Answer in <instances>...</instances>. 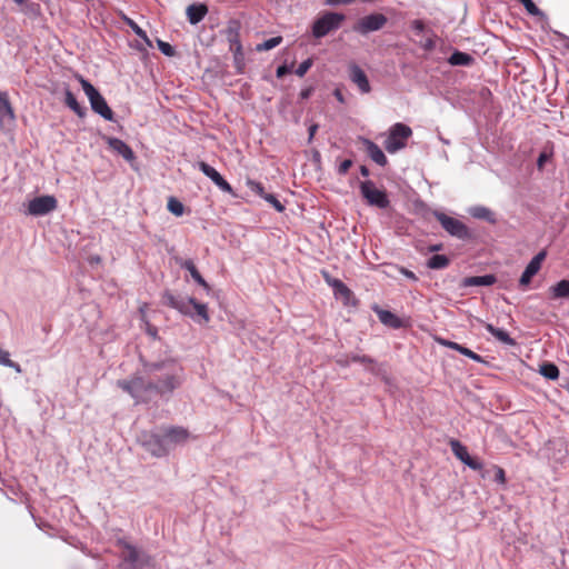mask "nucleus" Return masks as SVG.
I'll list each match as a JSON object with an SVG mask.
<instances>
[{
    "mask_svg": "<svg viewBox=\"0 0 569 569\" xmlns=\"http://www.w3.org/2000/svg\"><path fill=\"white\" fill-rule=\"evenodd\" d=\"M146 373L154 378V381H147L142 377H134L130 380H120L118 386L132 398L147 401L151 395H169L180 387L183 381V369L174 360L143 362Z\"/></svg>",
    "mask_w": 569,
    "mask_h": 569,
    "instance_id": "1",
    "label": "nucleus"
},
{
    "mask_svg": "<svg viewBox=\"0 0 569 569\" xmlns=\"http://www.w3.org/2000/svg\"><path fill=\"white\" fill-rule=\"evenodd\" d=\"M411 134L412 130L409 126L401 122L392 124L383 141L385 149L389 153L398 152L407 146V141Z\"/></svg>",
    "mask_w": 569,
    "mask_h": 569,
    "instance_id": "2",
    "label": "nucleus"
},
{
    "mask_svg": "<svg viewBox=\"0 0 569 569\" xmlns=\"http://www.w3.org/2000/svg\"><path fill=\"white\" fill-rule=\"evenodd\" d=\"M81 87L89 99L91 109L108 121L113 120V112L102 94L86 79L80 78Z\"/></svg>",
    "mask_w": 569,
    "mask_h": 569,
    "instance_id": "3",
    "label": "nucleus"
},
{
    "mask_svg": "<svg viewBox=\"0 0 569 569\" xmlns=\"http://www.w3.org/2000/svg\"><path fill=\"white\" fill-rule=\"evenodd\" d=\"M346 16L339 12H326L315 20L312 24V36L317 39L323 38L332 31L338 30Z\"/></svg>",
    "mask_w": 569,
    "mask_h": 569,
    "instance_id": "4",
    "label": "nucleus"
},
{
    "mask_svg": "<svg viewBox=\"0 0 569 569\" xmlns=\"http://www.w3.org/2000/svg\"><path fill=\"white\" fill-rule=\"evenodd\" d=\"M433 216L440 222L446 232H448L451 237L458 238L460 240H468L472 237L469 228L462 221L447 216L440 211H435Z\"/></svg>",
    "mask_w": 569,
    "mask_h": 569,
    "instance_id": "5",
    "label": "nucleus"
},
{
    "mask_svg": "<svg viewBox=\"0 0 569 569\" xmlns=\"http://www.w3.org/2000/svg\"><path fill=\"white\" fill-rule=\"evenodd\" d=\"M360 192L370 206L386 209L390 203L387 193L376 188L371 180L360 182Z\"/></svg>",
    "mask_w": 569,
    "mask_h": 569,
    "instance_id": "6",
    "label": "nucleus"
},
{
    "mask_svg": "<svg viewBox=\"0 0 569 569\" xmlns=\"http://www.w3.org/2000/svg\"><path fill=\"white\" fill-rule=\"evenodd\" d=\"M58 207V201L53 196H39L30 200L27 204L26 213L33 217H42Z\"/></svg>",
    "mask_w": 569,
    "mask_h": 569,
    "instance_id": "7",
    "label": "nucleus"
},
{
    "mask_svg": "<svg viewBox=\"0 0 569 569\" xmlns=\"http://www.w3.org/2000/svg\"><path fill=\"white\" fill-rule=\"evenodd\" d=\"M387 17L382 13H371L360 18L352 27L353 31L360 34H368L369 32L382 29L387 23Z\"/></svg>",
    "mask_w": 569,
    "mask_h": 569,
    "instance_id": "8",
    "label": "nucleus"
},
{
    "mask_svg": "<svg viewBox=\"0 0 569 569\" xmlns=\"http://www.w3.org/2000/svg\"><path fill=\"white\" fill-rule=\"evenodd\" d=\"M123 560L132 567V569H150L152 559L149 555L137 549L132 545H124Z\"/></svg>",
    "mask_w": 569,
    "mask_h": 569,
    "instance_id": "9",
    "label": "nucleus"
},
{
    "mask_svg": "<svg viewBox=\"0 0 569 569\" xmlns=\"http://www.w3.org/2000/svg\"><path fill=\"white\" fill-rule=\"evenodd\" d=\"M162 303L194 319V313L192 312L193 298L179 297L174 296L170 291H166L162 295Z\"/></svg>",
    "mask_w": 569,
    "mask_h": 569,
    "instance_id": "10",
    "label": "nucleus"
},
{
    "mask_svg": "<svg viewBox=\"0 0 569 569\" xmlns=\"http://www.w3.org/2000/svg\"><path fill=\"white\" fill-rule=\"evenodd\" d=\"M450 448H451L453 455L456 456V458L459 459L462 463H465L469 468H471L472 470H481L482 469V463L479 460L472 458L469 455L467 447L463 446L460 441L451 440Z\"/></svg>",
    "mask_w": 569,
    "mask_h": 569,
    "instance_id": "11",
    "label": "nucleus"
},
{
    "mask_svg": "<svg viewBox=\"0 0 569 569\" xmlns=\"http://www.w3.org/2000/svg\"><path fill=\"white\" fill-rule=\"evenodd\" d=\"M143 446L156 457H163L169 452V446L166 442L164 436L156 433L148 435L143 440Z\"/></svg>",
    "mask_w": 569,
    "mask_h": 569,
    "instance_id": "12",
    "label": "nucleus"
},
{
    "mask_svg": "<svg viewBox=\"0 0 569 569\" xmlns=\"http://www.w3.org/2000/svg\"><path fill=\"white\" fill-rule=\"evenodd\" d=\"M546 256V251L542 250L530 260L519 279L520 287H527L530 283L532 277L539 272Z\"/></svg>",
    "mask_w": 569,
    "mask_h": 569,
    "instance_id": "13",
    "label": "nucleus"
},
{
    "mask_svg": "<svg viewBox=\"0 0 569 569\" xmlns=\"http://www.w3.org/2000/svg\"><path fill=\"white\" fill-rule=\"evenodd\" d=\"M199 170L208 177L219 189L224 192L231 193L232 188L228 181L210 164L204 161L198 162Z\"/></svg>",
    "mask_w": 569,
    "mask_h": 569,
    "instance_id": "14",
    "label": "nucleus"
},
{
    "mask_svg": "<svg viewBox=\"0 0 569 569\" xmlns=\"http://www.w3.org/2000/svg\"><path fill=\"white\" fill-rule=\"evenodd\" d=\"M109 148L121 156L128 162H132L136 157L133 150L121 139L114 137H104Z\"/></svg>",
    "mask_w": 569,
    "mask_h": 569,
    "instance_id": "15",
    "label": "nucleus"
},
{
    "mask_svg": "<svg viewBox=\"0 0 569 569\" xmlns=\"http://www.w3.org/2000/svg\"><path fill=\"white\" fill-rule=\"evenodd\" d=\"M349 78L359 88L361 93H369L371 87L365 71L357 64L349 66Z\"/></svg>",
    "mask_w": 569,
    "mask_h": 569,
    "instance_id": "16",
    "label": "nucleus"
},
{
    "mask_svg": "<svg viewBox=\"0 0 569 569\" xmlns=\"http://www.w3.org/2000/svg\"><path fill=\"white\" fill-rule=\"evenodd\" d=\"M362 146L370 159L377 164L385 167L388 163V159L381 148L373 141L367 138H360Z\"/></svg>",
    "mask_w": 569,
    "mask_h": 569,
    "instance_id": "17",
    "label": "nucleus"
},
{
    "mask_svg": "<svg viewBox=\"0 0 569 569\" xmlns=\"http://www.w3.org/2000/svg\"><path fill=\"white\" fill-rule=\"evenodd\" d=\"M163 436L170 450L172 446L186 442L189 438V432L182 427H170L164 430Z\"/></svg>",
    "mask_w": 569,
    "mask_h": 569,
    "instance_id": "18",
    "label": "nucleus"
},
{
    "mask_svg": "<svg viewBox=\"0 0 569 569\" xmlns=\"http://www.w3.org/2000/svg\"><path fill=\"white\" fill-rule=\"evenodd\" d=\"M478 322L481 323L487 329V331L490 332L500 342L511 347L517 345L516 340L511 338L509 333L503 329L496 328L491 323L485 322L481 319H478Z\"/></svg>",
    "mask_w": 569,
    "mask_h": 569,
    "instance_id": "19",
    "label": "nucleus"
},
{
    "mask_svg": "<svg viewBox=\"0 0 569 569\" xmlns=\"http://www.w3.org/2000/svg\"><path fill=\"white\" fill-rule=\"evenodd\" d=\"M187 18L191 24L199 23L208 13V8L203 3H192L187 7Z\"/></svg>",
    "mask_w": 569,
    "mask_h": 569,
    "instance_id": "20",
    "label": "nucleus"
},
{
    "mask_svg": "<svg viewBox=\"0 0 569 569\" xmlns=\"http://www.w3.org/2000/svg\"><path fill=\"white\" fill-rule=\"evenodd\" d=\"M351 362H360L362 363L367 369L372 370V366L375 363V360L368 356H359V355H352V356H345L337 359V363L341 367H348Z\"/></svg>",
    "mask_w": 569,
    "mask_h": 569,
    "instance_id": "21",
    "label": "nucleus"
},
{
    "mask_svg": "<svg viewBox=\"0 0 569 569\" xmlns=\"http://www.w3.org/2000/svg\"><path fill=\"white\" fill-rule=\"evenodd\" d=\"M375 311L380 322L383 323L385 326L393 329H398L401 327V320L393 312L379 308H375Z\"/></svg>",
    "mask_w": 569,
    "mask_h": 569,
    "instance_id": "22",
    "label": "nucleus"
},
{
    "mask_svg": "<svg viewBox=\"0 0 569 569\" xmlns=\"http://www.w3.org/2000/svg\"><path fill=\"white\" fill-rule=\"evenodd\" d=\"M493 274L475 276L463 279V287H489L496 282Z\"/></svg>",
    "mask_w": 569,
    "mask_h": 569,
    "instance_id": "23",
    "label": "nucleus"
},
{
    "mask_svg": "<svg viewBox=\"0 0 569 569\" xmlns=\"http://www.w3.org/2000/svg\"><path fill=\"white\" fill-rule=\"evenodd\" d=\"M469 214L475 219L486 220L490 223H496L495 213L485 206H473L468 209Z\"/></svg>",
    "mask_w": 569,
    "mask_h": 569,
    "instance_id": "24",
    "label": "nucleus"
},
{
    "mask_svg": "<svg viewBox=\"0 0 569 569\" xmlns=\"http://www.w3.org/2000/svg\"><path fill=\"white\" fill-rule=\"evenodd\" d=\"M181 268L188 270L190 272V276L192 277V279L198 283L200 284L204 290H207L209 292L210 290V287L209 284L207 283V281L202 278V276L200 274V272L198 271V269L196 268L194 263L192 260H184L180 263Z\"/></svg>",
    "mask_w": 569,
    "mask_h": 569,
    "instance_id": "25",
    "label": "nucleus"
},
{
    "mask_svg": "<svg viewBox=\"0 0 569 569\" xmlns=\"http://www.w3.org/2000/svg\"><path fill=\"white\" fill-rule=\"evenodd\" d=\"M13 109L9 102L8 94L0 91V122L13 120Z\"/></svg>",
    "mask_w": 569,
    "mask_h": 569,
    "instance_id": "26",
    "label": "nucleus"
},
{
    "mask_svg": "<svg viewBox=\"0 0 569 569\" xmlns=\"http://www.w3.org/2000/svg\"><path fill=\"white\" fill-rule=\"evenodd\" d=\"M64 103L80 118H83L87 113V109L78 102L76 96L70 91L64 92Z\"/></svg>",
    "mask_w": 569,
    "mask_h": 569,
    "instance_id": "27",
    "label": "nucleus"
},
{
    "mask_svg": "<svg viewBox=\"0 0 569 569\" xmlns=\"http://www.w3.org/2000/svg\"><path fill=\"white\" fill-rule=\"evenodd\" d=\"M228 41H229L230 50L234 54V59L236 60L242 59L243 58L242 46L239 40L238 32L231 28L229 29V32H228Z\"/></svg>",
    "mask_w": 569,
    "mask_h": 569,
    "instance_id": "28",
    "label": "nucleus"
},
{
    "mask_svg": "<svg viewBox=\"0 0 569 569\" xmlns=\"http://www.w3.org/2000/svg\"><path fill=\"white\" fill-rule=\"evenodd\" d=\"M549 293L552 299H569V280L563 279L557 282L555 286L549 288Z\"/></svg>",
    "mask_w": 569,
    "mask_h": 569,
    "instance_id": "29",
    "label": "nucleus"
},
{
    "mask_svg": "<svg viewBox=\"0 0 569 569\" xmlns=\"http://www.w3.org/2000/svg\"><path fill=\"white\" fill-rule=\"evenodd\" d=\"M448 61L451 66H469L472 63L473 58L469 53L455 51Z\"/></svg>",
    "mask_w": 569,
    "mask_h": 569,
    "instance_id": "30",
    "label": "nucleus"
},
{
    "mask_svg": "<svg viewBox=\"0 0 569 569\" xmlns=\"http://www.w3.org/2000/svg\"><path fill=\"white\" fill-rule=\"evenodd\" d=\"M539 373L547 379L556 380L559 377V369L551 362H545L540 366Z\"/></svg>",
    "mask_w": 569,
    "mask_h": 569,
    "instance_id": "31",
    "label": "nucleus"
},
{
    "mask_svg": "<svg viewBox=\"0 0 569 569\" xmlns=\"http://www.w3.org/2000/svg\"><path fill=\"white\" fill-rule=\"evenodd\" d=\"M448 264H449V259L445 254H435L427 262L428 268L435 269V270L443 269Z\"/></svg>",
    "mask_w": 569,
    "mask_h": 569,
    "instance_id": "32",
    "label": "nucleus"
},
{
    "mask_svg": "<svg viewBox=\"0 0 569 569\" xmlns=\"http://www.w3.org/2000/svg\"><path fill=\"white\" fill-rule=\"evenodd\" d=\"M0 365L13 369L16 372L21 373L19 363L10 359V352L0 348Z\"/></svg>",
    "mask_w": 569,
    "mask_h": 569,
    "instance_id": "33",
    "label": "nucleus"
},
{
    "mask_svg": "<svg viewBox=\"0 0 569 569\" xmlns=\"http://www.w3.org/2000/svg\"><path fill=\"white\" fill-rule=\"evenodd\" d=\"M330 284L333 288L336 295H339L345 299H349L351 297V290L341 280L335 279L330 282Z\"/></svg>",
    "mask_w": 569,
    "mask_h": 569,
    "instance_id": "34",
    "label": "nucleus"
},
{
    "mask_svg": "<svg viewBox=\"0 0 569 569\" xmlns=\"http://www.w3.org/2000/svg\"><path fill=\"white\" fill-rule=\"evenodd\" d=\"M192 312L194 313V317L196 316L199 317L203 322H206V323L209 322L210 317L208 313L207 305L197 302L193 299Z\"/></svg>",
    "mask_w": 569,
    "mask_h": 569,
    "instance_id": "35",
    "label": "nucleus"
},
{
    "mask_svg": "<svg viewBox=\"0 0 569 569\" xmlns=\"http://www.w3.org/2000/svg\"><path fill=\"white\" fill-rule=\"evenodd\" d=\"M167 208L172 214L177 217L182 216L184 212L183 203L173 197L169 198Z\"/></svg>",
    "mask_w": 569,
    "mask_h": 569,
    "instance_id": "36",
    "label": "nucleus"
},
{
    "mask_svg": "<svg viewBox=\"0 0 569 569\" xmlns=\"http://www.w3.org/2000/svg\"><path fill=\"white\" fill-rule=\"evenodd\" d=\"M281 42H282V37H273V38H270V39L263 41L262 43L257 44L256 50L257 51H268V50L276 48Z\"/></svg>",
    "mask_w": 569,
    "mask_h": 569,
    "instance_id": "37",
    "label": "nucleus"
},
{
    "mask_svg": "<svg viewBox=\"0 0 569 569\" xmlns=\"http://www.w3.org/2000/svg\"><path fill=\"white\" fill-rule=\"evenodd\" d=\"M527 10V12L535 17H545V13L535 4L532 0H518Z\"/></svg>",
    "mask_w": 569,
    "mask_h": 569,
    "instance_id": "38",
    "label": "nucleus"
},
{
    "mask_svg": "<svg viewBox=\"0 0 569 569\" xmlns=\"http://www.w3.org/2000/svg\"><path fill=\"white\" fill-rule=\"evenodd\" d=\"M126 22L140 39L146 41V43L151 47V42L144 30H142L133 20L129 18L126 19Z\"/></svg>",
    "mask_w": 569,
    "mask_h": 569,
    "instance_id": "39",
    "label": "nucleus"
},
{
    "mask_svg": "<svg viewBox=\"0 0 569 569\" xmlns=\"http://www.w3.org/2000/svg\"><path fill=\"white\" fill-rule=\"evenodd\" d=\"M247 186L252 192H254L256 194L263 199H266V197L269 194L264 191V188L260 182L248 180Z\"/></svg>",
    "mask_w": 569,
    "mask_h": 569,
    "instance_id": "40",
    "label": "nucleus"
},
{
    "mask_svg": "<svg viewBox=\"0 0 569 569\" xmlns=\"http://www.w3.org/2000/svg\"><path fill=\"white\" fill-rule=\"evenodd\" d=\"M459 353L472 359L473 361H477V362H485L482 357L479 356L478 353L473 352L472 350L468 349L467 347L465 346H461L459 345V348L457 350Z\"/></svg>",
    "mask_w": 569,
    "mask_h": 569,
    "instance_id": "41",
    "label": "nucleus"
},
{
    "mask_svg": "<svg viewBox=\"0 0 569 569\" xmlns=\"http://www.w3.org/2000/svg\"><path fill=\"white\" fill-rule=\"evenodd\" d=\"M157 44L159 50L167 57H172L174 54V49L172 46L166 41H162L160 39L157 40Z\"/></svg>",
    "mask_w": 569,
    "mask_h": 569,
    "instance_id": "42",
    "label": "nucleus"
},
{
    "mask_svg": "<svg viewBox=\"0 0 569 569\" xmlns=\"http://www.w3.org/2000/svg\"><path fill=\"white\" fill-rule=\"evenodd\" d=\"M312 63H313L312 59H307V60L302 61L296 69V74L298 77H303L308 72V70L312 67Z\"/></svg>",
    "mask_w": 569,
    "mask_h": 569,
    "instance_id": "43",
    "label": "nucleus"
},
{
    "mask_svg": "<svg viewBox=\"0 0 569 569\" xmlns=\"http://www.w3.org/2000/svg\"><path fill=\"white\" fill-rule=\"evenodd\" d=\"M264 200L270 203L278 212H282L284 210V206L277 199L274 194L269 193Z\"/></svg>",
    "mask_w": 569,
    "mask_h": 569,
    "instance_id": "44",
    "label": "nucleus"
},
{
    "mask_svg": "<svg viewBox=\"0 0 569 569\" xmlns=\"http://www.w3.org/2000/svg\"><path fill=\"white\" fill-rule=\"evenodd\" d=\"M351 166H352V160H350V159H346V160L341 161L337 168L338 174H340V176L346 174L348 172V170L351 168Z\"/></svg>",
    "mask_w": 569,
    "mask_h": 569,
    "instance_id": "45",
    "label": "nucleus"
},
{
    "mask_svg": "<svg viewBox=\"0 0 569 569\" xmlns=\"http://www.w3.org/2000/svg\"><path fill=\"white\" fill-rule=\"evenodd\" d=\"M495 481L505 485L506 483V472L502 468L495 466Z\"/></svg>",
    "mask_w": 569,
    "mask_h": 569,
    "instance_id": "46",
    "label": "nucleus"
},
{
    "mask_svg": "<svg viewBox=\"0 0 569 569\" xmlns=\"http://www.w3.org/2000/svg\"><path fill=\"white\" fill-rule=\"evenodd\" d=\"M436 341L440 345V346H443V347H447L449 349H452V350H458L459 348V343L457 342H453V341H450V340H447V339H443V338H437Z\"/></svg>",
    "mask_w": 569,
    "mask_h": 569,
    "instance_id": "47",
    "label": "nucleus"
},
{
    "mask_svg": "<svg viewBox=\"0 0 569 569\" xmlns=\"http://www.w3.org/2000/svg\"><path fill=\"white\" fill-rule=\"evenodd\" d=\"M548 159H549V154H548V153H546V152H541V153L539 154V157H538V160H537V167H538L539 169H542V168H543V166H545V163L548 161Z\"/></svg>",
    "mask_w": 569,
    "mask_h": 569,
    "instance_id": "48",
    "label": "nucleus"
},
{
    "mask_svg": "<svg viewBox=\"0 0 569 569\" xmlns=\"http://www.w3.org/2000/svg\"><path fill=\"white\" fill-rule=\"evenodd\" d=\"M412 29L416 32L421 33L425 30V24L421 20H415L412 21Z\"/></svg>",
    "mask_w": 569,
    "mask_h": 569,
    "instance_id": "49",
    "label": "nucleus"
},
{
    "mask_svg": "<svg viewBox=\"0 0 569 569\" xmlns=\"http://www.w3.org/2000/svg\"><path fill=\"white\" fill-rule=\"evenodd\" d=\"M435 46V41L431 38H428L425 42L421 43V47L428 51L432 50Z\"/></svg>",
    "mask_w": 569,
    "mask_h": 569,
    "instance_id": "50",
    "label": "nucleus"
},
{
    "mask_svg": "<svg viewBox=\"0 0 569 569\" xmlns=\"http://www.w3.org/2000/svg\"><path fill=\"white\" fill-rule=\"evenodd\" d=\"M290 69L283 64V66H280L278 67L277 69V77L278 78H282L283 76H286L287 73H289Z\"/></svg>",
    "mask_w": 569,
    "mask_h": 569,
    "instance_id": "51",
    "label": "nucleus"
},
{
    "mask_svg": "<svg viewBox=\"0 0 569 569\" xmlns=\"http://www.w3.org/2000/svg\"><path fill=\"white\" fill-rule=\"evenodd\" d=\"M560 40L563 41V47L569 51V37L561 32H555Z\"/></svg>",
    "mask_w": 569,
    "mask_h": 569,
    "instance_id": "52",
    "label": "nucleus"
},
{
    "mask_svg": "<svg viewBox=\"0 0 569 569\" xmlns=\"http://www.w3.org/2000/svg\"><path fill=\"white\" fill-rule=\"evenodd\" d=\"M147 333L152 338H157L158 330L156 327L149 326L147 327Z\"/></svg>",
    "mask_w": 569,
    "mask_h": 569,
    "instance_id": "53",
    "label": "nucleus"
},
{
    "mask_svg": "<svg viewBox=\"0 0 569 569\" xmlns=\"http://www.w3.org/2000/svg\"><path fill=\"white\" fill-rule=\"evenodd\" d=\"M317 129H318V126H317V124H312V126H310V128H309V140H311V139L313 138V136H315V133H316Z\"/></svg>",
    "mask_w": 569,
    "mask_h": 569,
    "instance_id": "54",
    "label": "nucleus"
},
{
    "mask_svg": "<svg viewBox=\"0 0 569 569\" xmlns=\"http://www.w3.org/2000/svg\"><path fill=\"white\" fill-rule=\"evenodd\" d=\"M360 173H361L363 177H368V176L370 174L369 169H368L366 166H361V167H360Z\"/></svg>",
    "mask_w": 569,
    "mask_h": 569,
    "instance_id": "55",
    "label": "nucleus"
},
{
    "mask_svg": "<svg viewBox=\"0 0 569 569\" xmlns=\"http://www.w3.org/2000/svg\"><path fill=\"white\" fill-rule=\"evenodd\" d=\"M335 97L338 99V101L343 102V97H342L340 90L335 91Z\"/></svg>",
    "mask_w": 569,
    "mask_h": 569,
    "instance_id": "56",
    "label": "nucleus"
},
{
    "mask_svg": "<svg viewBox=\"0 0 569 569\" xmlns=\"http://www.w3.org/2000/svg\"><path fill=\"white\" fill-rule=\"evenodd\" d=\"M441 248V244H435L432 247H430V251H437Z\"/></svg>",
    "mask_w": 569,
    "mask_h": 569,
    "instance_id": "57",
    "label": "nucleus"
},
{
    "mask_svg": "<svg viewBox=\"0 0 569 569\" xmlns=\"http://www.w3.org/2000/svg\"><path fill=\"white\" fill-rule=\"evenodd\" d=\"M406 276H407L408 278L416 279L415 273H413V272H411V271H406Z\"/></svg>",
    "mask_w": 569,
    "mask_h": 569,
    "instance_id": "58",
    "label": "nucleus"
},
{
    "mask_svg": "<svg viewBox=\"0 0 569 569\" xmlns=\"http://www.w3.org/2000/svg\"><path fill=\"white\" fill-rule=\"evenodd\" d=\"M17 4H22L26 2V0H13Z\"/></svg>",
    "mask_w": 569,
    "mask_h": 569,
    "instance_id": "59",
    "label": "nucleus"
},
{
    "mask_svg": "<svg viewBox=\"0 0 569 569\" xmlns=\"http://www.w3.org/2000/svg\"><path fill=\"white\" fill-rule=\"evenodd\" d=\"M302 97H308V92H302Z\"/></svg>",
    "mask_w": 569,
    "mask_h": 569,
    "instance_id": "60",
    "label": "nucleus"
}]
</instances>
